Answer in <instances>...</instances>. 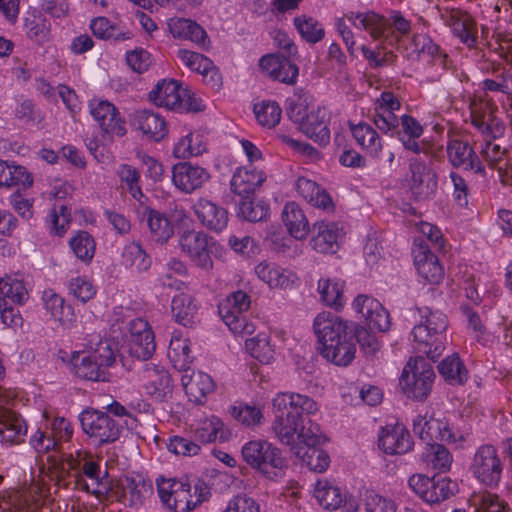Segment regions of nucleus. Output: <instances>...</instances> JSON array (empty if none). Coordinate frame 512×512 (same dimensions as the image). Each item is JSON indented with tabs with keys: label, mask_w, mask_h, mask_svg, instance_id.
<instances>
[{
	"label": "nucleus",
	"mask_w": 512,
	"mask_h": 512,
	"mask_svg": "<svg viewBox=\"0 0 512 512\" xmlns=\"http://www.w3.org/2000/svg\"><path fill=\"white\" fill-rule=\"evenodd\" d=\"M495 107L485 96L473 95L469 99L471 124L478 130L482 140H474L480 159L490 168H497L505 159L507 149L496 142L505 134V123L495 114Z\"/></svg>",
	"instance_id": "nucleus-1"
},
{
	"label": "nucleus",
	"mask_w": 512,
	"mask_h": 512,
	"mask_svg": "<svg viewBox=\"0 0 512 512\" xmlns=\"http://www.w3.org/2000/svg\"><path fill=\"white\" fill-rule=\"evenodd\" d=\"M422 320L412 329L414 349L431 360L439 358L448 343V319L445 314L427 307L420 309Z\"/></svg>",
	"instance_id": "nucleus-2"
},
{
	"label": "nucleus",
	"mask_w": 512,
	"mask_h": 512,
	"mask_svg": "<svg viewBox=\"0 0 512 512\" xmlns=\"http://www.w3.org/2000/svg\"><path fill=\"white\" fill-rule=\"evenodd\" d=\"M88 352L74 351L70 357L71 372L78 378L105 382L109 380L108 368L116 362V354L108 340L99 338Z\"/></svg>",
	"instance_id": "nucleus-3"
},
{
	"label": "nucleus",
	"mask_w": 512,
	"mask_h": 512,
	"mask_svg": "<svg viewBox=\"0 0 512 512\" xmlns=\"http://www.w3.org/2000/svg\"><path fill=\"white\" fill-rule=\"evenodd\" d=\"M271 430L278 441L287 445L293 452L294 447H299L306 441L315 442L320 426L311 420L305 421L295 413L288 414L284 410H276Z\"/></svg>",
	"instance_id": "nucleus-4"
},
{
	"label": "nucleus",
	"mask_w": 512,
	"mask_h": 512,
	"mask_svg": "<svg viewBox=\"0 0 512 512\" xmlns=\"http://www.w3.org/2000/svg\"><path fill=\"white\" fill-rule=\"evenodd\" d=\"M241 455L251 468L270 479L278 477L286 466L280 449L266 440L256 439L245 443Z\"/></svg>",
	"instance_id": "nucleus-5"
},
{
	"label": "nucleus",
	"mask_w": 512,
	"mask_h": 512,
	"mask_svg": "<svg viewBox=\"0 0 512 512\" xmlns=\"http://www.w3.org/2000/svg\"><path fill=\"white\" fill-rule=\"evenodd\" d=\"M435 372L423 357L411 358L404 366L400 385L404 394L411 399L422 401L432 390Z\"/></svg>",
	"instance_id": "nucleus-6"
},
{
	"label": "nucleus",
	"mask_w": 512,
	"mask_h": 512,
	"mask_svg": "<svg viewBox=\"0 0 512 512\" xmlns=\"http://www.w3.org/2000/svg\"><path fill=\"white\" fill-rule=\"evenodd\" d=\"M158 495L161 502L174 512H190L203 502L201 493L195 487L174 479L159 478L156 480Z\"/></svg>",
	"instance_id": "nucleus-7"
},
{
	"label": "nucleus",
	"mask_w": 512,
	"mask_h": 512,
	"mask_svg": "<svg viewBox=\"0 0 512 512\" xmlns=\"http://www.w3.org/2000/svg\"><path fill=\"white\" fill-rule=\"evenodd\" d=\"M469 469L481 484L495 488L502 479L504 463L494 445L482 444L476 448Z\"/></svg>",
	"instance_id": "nucleus-8"
},
{
	"label": "nucleus",
	"mask_w": 512,
	"mask_h": 512,
	"mask_svg": "<svg viewBox=\"0 0 512 512\" xmlns=\"http://www.w3.org/2000/svg\"><path fill=\"white\" fill-rule=\"evenodd\" d=\"M250 305V296L242 290L232 292L220 303L219 315L232 333L250 335L255 331V324L243 314Z\"/></svg>",
	"instance_id": "nucleus-9"
},
{
	"label": "nucleus",
	"mask_w": 512,
	"mask_h": 512,
	"mask_svg": "<svg viewBox=\"0 0 512 512\" xmlns=\"http://www.w3.org/2000/svg\"><path fill=\"white\" fill-rule=\"evenodd\" d=\"M89 113L100 129L102 141L111 143L127 133L126 121L111 102L93 98L88 102Z\"/></svg>",
	"instance_id": "nucleus-10"
},
{
	"label": "nucleus",
	"mask_w": 512,
	"mask_h": 512,
	"mask_svg": "<svg viewBox=\"0 0 512 512\" xmlns=\"http://www.w3.org/2000/svg\"><path fill=\"white\" fill-rule=\"evenodd\" d=\"M178 246L181 252L198 268L205 271L213 269L211 253L218 245L205 232L194 229L183 231L178 237Z\"/></svg>",
	"instance_id": "nucleus-11"
},
{
	"label": "nucleus",
	"mask_w": 512,
	"mask_h": 512,
	"mask_svg": "<svg viewBox=\"0 0 512 512\" xmlns=\"http://www.w3.org/2000/svg\"><path fill=\"white\" fill-rule=\"evenodd\" d=\"M83 432L99 446L116 442L122 432V425L108 413L99 410H84L79 416Z\"/></svg>",
	"instance_id": "nucleus-12"
},
{
	"label": "nucleus",
	"mask_w": 512,
	"mask_h": 512,
	"mask_svg": "<svg viewBox=\"0 0 512 512\" xmlns=\"http://www.w3.org/2000/svg\"><path fill=\"white\" fill-rule=\"evenodd\" d=\"M289 117L300 126L301 131L320 145L330 141L329 114L325 108L318 107L306 113L303 105H294L288 111Z\"/></svg>",
	"instance_id": "nucleus-13"
},
{
	"label": "nucleus",
	"mask_w": 512,
	"mask_h": 512,
	"mask_svg": "<svg viewBox=\"0 0 512 512\" xmlns=\"http://www.w3.org/2000/svg\"><path fill=\"white\" fill-rule=\"evenodd\" d=\"M409 487L428 504H438L453 496L457 484L447 477H428L414 474L409 478Z\"/></svg>",
	"instance_id": "nucleus-14"
},
{
	"label": "nucleus",
	"mask_w": 512,
	"mask_h": 512,
	"mask_svg": "<svg viewBox=\"0 0 512 512\" xmlns=\"http://www.w3.org/2000/svg\"><path fill=\"white\" fill-rule=\"evenodd\" d=\"M413 432L426 444L433 443L436 440L447 443H462L466 441L468 436V434L454 430L445 418H427L422 415H417L413 419Z\"/></svg>",
	"instance_id": "nucleus-15"
},
{
	"label": "nucleus",
	"mask_w": 512,
	"mask_h": 512,
	"mask_svg": "<svg viewBox=\"0 0 512 512\" xmlns=\"http://www.w3.org/2000/svg\"><path fill=\"white\" fill-rule=\"evenodd\" d=\"M139 379L146 394L158 402L167 401L173 393V381L168 370L153 362L145 363Z\"/></svg>",
	"instance_id": "nucleus-16"
},
{
	"label": "nucleus",
	"mask_w": 512,
	"mask_h": 512,
	"mask_svg": "<svg viewBox=\"0 0 512 512\" xmlns=\"http://www.w3.org/2000/svg\"><path fill=\"white\" fill-rule=\"evenodd\" d=\"M79 453L78 472L76 474V484L81 490L100 496L108 492L109 485L106 479L107 472L102 475L99 462L92 459L88 453L81 457Z\"/></svg>",
	"instance_id": "nucleus-17"
},
{
	"label": "nucleus",
	"mask_w": 512,
	"mask_h": 512,
	"mask_svg": "<svg viewBox=\"0 0 512 512\" xmlns=\"http://www.w3.org/2000/svg\"><path fill=\"white\" fill-rule=\"evenodd\" d=\"M400 108L399 98L390 91H384L374 101L370 119L379 131L389 134L400 125V118L395 114Z\"/></svg>",
	"instance_id": "nucleus-18"
},
{
	"label": "nucleus",
	"mask_w": 512,
	"mask_h": 512,
	"mask_svg": "<svg viewBox=\"0 0 512 512\" xmlns=\"http://www.w3.org/2000/svg\"><path fill=\"white\" fill-rule=\"evenodd\" d=\"M410 179L409 189L415 200H428L437 190L436 173L419 157L409 160Z\"/></svg>",
	"instance_id": "nucleus-19"
},
{
	"label": "nucleus",
	"mask_w": 512,
	"mask_h": 512,
	"mask_svg": "<svg viewBox=\"0 0 512 512\" xmlns=\"http://www.w3.org/2000/svg\"><path fill=\"white\" fill-rule=\"evenodd\" d=\"M475 149V146H471L467 141L451 138L446 146L448 161L455 168L471 171L484 177L486 168Z\"/></svg>",
	"instance_id": "nucleus-20"
},
{
	"label": "nucleus",
	"mask_w": 512,
	"mask_h": 512,
	"mask_svg": "<svg viewBox=\"0 0 512 512\" xmlns=\"http://www.w3.org/2000/svg\"><path fill=\"white\" fill-rule=\"evenodd\" d=\"M156 349L154 333L148 322L136 318L129 323V337L127 340L128 353L138 359H149Z\"/></svg>",
	"instance_id": "nucleus-21"
},
{
	"label": "nucleus",
	"mask_w": 512,
	"mask_h": 512,
	"mask_svg": "<svg viewBox=\"0 0 512 512\" xmlns=\"http://www.w3.org/2000/svg\"><path fill=\"white\" fill-rule=\"evenodd\" d=\"M412 255L414 266L424 280L431 284H439L443 280L444 269L423 239L415 238Z\"/></svg>",
	"instance_id": "nucleus-22"
},
{
	"label": "nucleus",
	"mask_w": 512,
	"mask_h": 512,
	"mask_svg": "<svg viewBox=\"0 0 512 512\" xmlns=\"http://www.w3.org/2000/svg\"><path fill=\"white\" fill-rule=\"evenodd\" d=\"M414 442L408 429L400 423L382 427L378 434V447L387 455H403L413 449Z\"/></svg>",
	"instance_id": "nucleus-23"
},
{
	"label": "nucleus",
	"mask_w": 512,
	"mask_h": 512,
	"mask_svg": "<svg viewBox=\"0 0 512 512\" xmlns=\"http://www.w3.org/2000/svg\"><path fill=\"white\" fill-rule=\"evenodd\" d=\"M192 210L199 223L207 230L220 233L228 225V211L210 199L200 197L193 203Z\"/></svg>",
	"instance_id": "nucleus-24"
},
{
	"label": "nucleus",
	"mask_w": 512,
	"mask_h": 512,
	"mask_svg": "<svg viewBox=\"0 0 512 512\" xmlns=\"http://www.w3.org/2000/svg\"><path fill=\"white\" fill-rule=\"evenodd\" d=\"M353 308L362 315L371 330L384 332L390 328V315L377 299L358 295L353 301Z\"/></svg>",
	"instance_id": "nucleus-25"
},
{
	"label": "nucleus",
	"mask_w": 512,
	"mask_h": 512,
	"mask_svg": "<svg viewBox=\"0 0 512 512\" xmlns=\"http://www.w3.org/2000/svg\"><path fill=\"white\" fill-rule=\"evenodd\" d=\"M272 405L277 411L284 410L288 414L295 413L305 420L319 411V405L313 398L295 392L277 393L272 399Z\"/></svg>",
	"instance_id": "nucleus-26"
},
{
	"label": "nucleus",
	"mask_w": 512,
	"mask_h": 512,
	"mask_svg": "<svg viewBox=\"0 0 512 512\" xmlns=\"http://www.w3.org/2000/svg\"><path fill=\"white\" fill-rule=\"evenodd\" d=\"M313 328L321 345L320 348L331 347L332 342L348 337L346 323L340 317L329 312L318 314L314 320Z\"/></svg>",
	"instance_id": "nucleus-27"
},
{
	"label": "nucleus",
	"mask_w": 512,
	"mask_h": 512,
	"mask_svg": "<svg viewBox=\"0 0 512 512\" xmlns=\"http://www.w3.org/2000/svg\"><path fill=\"white\" fill-rule=\"evenodd\" d=\"M209 178L210 175L206 169L189 162L177 163L172 168L173 184L187 194L201 188Z\"/></svg>",
	"instance_id": "nucleus-28"
},
{
	"label": "nucleus",
	"mask_w": 512,
	"mask_h": 512,
	"mask_svg": "<svg viewBox=\"0 0 512 512\" xmlns=\"http://www.w3.org/2000/svg\"><path fill=\"white\" fill-rule=\"evenodd\" d=\"M442 19L452 28L453 33L468 47L477 43V26L472 17L460 9H444Z\"/></svg>",
	"instance_id": "nucleus-29"
},
{
	"label": "nucleus",
	"mask_w": 512,
	"mask_h": 512,
	"mask_svg": "<svg viewBox=\"0 0 512 512\" xmlns=\"http://www.w3.org/2000/svg\"><path fill=\"white\" fill-rule=\"evenodd\" d=\"M325 441L321 429L317 432L315 442L306 441L299 447L293 448V455L299 458L311 471L322 473L330 465V457L320 446Z\"/></svg>",
	"instance_id": "nucleus-30"
},
{
	"label": "nucleus",
	"mask_w": 512,
	"mask_h": 512,
	"mask_svg": "<svg viewBox=\"0 0 512 512\" xmlns=\"http://www.w3.org/2000/svg\"><path fill=\"white\" fill-rule=\"evenodd\" d=\"M346 18L355 29L367 32L374 40L383 39L389 31L387 18L373 10L349 11Z\"/></svg>",
	"instance_id": "nucleus-31"
},
{
	"label": "nucleus",
	"mask_w": 512,
	"mask_h": 512,
	"mask_svg": "<svg viewBox=\"0 0 512 512\" xmlns=\"http://www.w3.org/2000/svg\"><path fill=\"white\" fill-rule=\"evenodd\" d=\"M266 181V174L251 165L241 166L234 171L230 186L233 193L240 197H253L256 190Z\"/></svg>",
	"instance_id": "nucleus-32"
},
{
	"label": "nucleus",
	"mask_w": 512,
	"mask_h": 512,
	"mask_svg": "<svg viewBox=\"0 0 512 512\" xmlns=\"http://www.w3.org/2000/svg\"><path fill=\"white\" fill-rule=\"evenodd\" d=\"M259 66L269 77L279 82L293 85L297 81L299 69L285 56L265 55L261 57Z\"/></svg>",
	"instance_id": "nucleus-33"
},
{
	"label": "nucleus",
	"mask_w": 512,
	"mask_h": 512,
	"mask_svg": "<svg viewBox=\"0 0 512 512\" xmlns=\"http://www.w3.org/2000/svg\"><path fill=\"white\" fill-rule=\"evenodd\" d=\"M28 425L23 417L6 408H0V442L18 445L25 441Z\"/></svg>",
	"instance_id": "nucleus-34"
},
{
	"label": "nucleus",
	"mask_w": 512,
	"mask_h": 512,
	"mask_svg": "<svg viewBox=\"0 0 512 512\" xmlns=\"http://www.w3.org/2000/svg\"><path fill=\"white\" fill-rule=\"evenodd\" d=\"M131 125L153 141L162 140L168 133V126L163 116L150 110L135 111L131 117Z\"/></svg>",
	"instance_id": "nucleus-35"
},
{
	"label": "nucleus",
	"mask_w": 512,
	"mask_h": 512,
	"mask_svg": "<svg viewBox=\"0 0 512 512\" xmlns=\"http://www.w3.org/2000/svg\"><path fill=\"white\" fill-rule=\"evenodd\" d=\"M43 307L50 317L65 329L75 326L76 315L71 305L52 289H47L42 294Z\"/></svg>",
	"instance_id": "nucleus-36"
},
{
	"label": "nucleus",
	"mask_w": 512,
	"mask_h": 512,
	"mask_svg": "<svg viewBox=\"0 0 512 512\" xmlns=\"http://www.w3.org/2000/svg\"><path fill=\"white\" fill-rule=\"evenodd\" d=\"M258 278L273 289H292L298 284L297 275L289 269L261 262L255 267Z\"/></svg>",
	"instance_id": "nucleus-37"
},
{
	"label": "nucleus",
	"mask_w": 512,
	"mask_h": 512,
	"mask_svg": "<svg viewBox=\"0 0 512 512\" xmlns=\"http://www.w3.org/2000/svg\"><path fill=\"white\" fill-rule=\"evenodd\" d=\"M295 188L298 195L313 207L327 212H332L334 210V203L330 195L315 181L306 177H299L296 180Z\"/></svg>",
	"instance_id": "nucleus-38"
},
{
	"label": "nucleus",
	"mask_w": 512,
	"mask_h": 512,
	"mask_svg": "<svg viewBox=\"0 0 512 512\" xmlns=\"http://www.w3.org/2000/svg\"><path fill=\"white\" fill-rule=\"evenodd\" d=\"M312 248L323 254L334 253L338 248L340 231L335 223L320 221L313 225Z\"/></svg>",
	"instance_id": "nucleus-39"
},
{
	"label": "nucleus",
	"mask_w": 512,
	"mask_h": 512,
	"mask_svg": "<svg viewBox=\"0 0 512 512\" xmlns=\"http://www.w3.org/2000/svg\"><path fill=\"white\" fill-rule=\"evenodd\" d=\"M152 494V482L140 476L126 477L121 484V499L130 507H139Z\"/></svg>",
	"instance_id": "nucleus-40"
},
{
	"label": "nucleus",
	"mask_w": 512,
	"mask_h": 512,
	"mask_svg": "<svg viewBox=\"0 0 512 512\" xmlns=\"http://www.w3.org/2000/svg\"><path fill=\"white\" fill-rule=\"evenodd\" d=\"M351 133L357 144L372 158L380 159L383 140L377 130L365 122L351 126Z\"/></svg>",
	"instance_id": "nucleus-41"
},
{
	"label": "nucleus",
	"mask_w": 512,
	"mask_h": 512,
	"mask_svg": "<svg viewBox=\"0 0 512 512\" xmlns=\"http://www.w3.org/2000/svg\"><path fill=\"white\" fill-rule=\"evenodd\" d=\"M182 91L183 87L177 81L163 79L150 91L149 99L159 107L177 111Z\"/></svg>",
	"instance_id": "nucleus-42"
},
{
	"label": "nucleus",
	"mask_w": 512,
	"mask_h": 512,
	"mask_svg": "<svg viewBox=\"0 0 512 512\" xmlns=\"http://www.w3.org/2000/svg\"><path fill=\"white\" fill-rule=\"evenodd\" d=\"M281 216L287 231L293 238L303 240L307 237L310 230L309 222L296 202L286 203Z\"/></svg>",
	"instance_id": "nucleus-43"
},
{
	"label": "nucleus",
	"mask_w": 512,
	"mask_h": 512,
	"mask_svg": "<svg viewBox=\"0 0 512 512\" xmlns=\"http://www.w3.org/2000/svg\"><path fill=\"white\" fill-rule=\"evenodd\" d=\"M183 387L190 401L194 403H203L208 394L212 393L215 384L210 375L204 372H193L187 379L182 378Z\"/></svg>",
	"instance_id": "nucleus-44"
},
{
	"label": "nucleus",
	"mask_w": 512,
	"mask_h": 512,
	"mask_svg": "<svg viewBox=\"0 0 512 512\" xmlns=\"http://www.w3.org/2000/svg\"><path fill=\"white\" fill-rule=\"evenodd\" d=\"M453 512H507V508L498 495L480 491L469 497L465 508H458Z\"/></svg>",
	"instance_id": "nucleus-45"
},
{
	"label": "nucleus",
	"mask_w": 512,
	"mask_h": 512,
	"mask_svg": "<svg viewBox=\"0 0 512 512\" xmlns=\"http://www.w3.org/2000/svg\"><path fill=\"white\" fill-rule=\"evenodd\" d=\"M168 357L174 368L179 371H187L193 362L190 341L178 331L172 334L168 347Z\"/></svg>",
	"instance_id": "nucleus-46"
},
{
	"label": "nucleus",
	"mask_w": 512,
	"mask_h": 512,
	"mask_svg": "<svg viewBox=\"0 0 512 512\" xmlns=\"http://www.w3.org/2000/svg\"><path fill=\"white\" fill-rule=\"evenodd\" d=\"M32 185L33 177L24 166L15 164V162L0 160V187L22 186L30 188Z\"/></svg>",
	"instance_id": "nucleus-47"
},
{
	"label": "nucleus",
	"mask_w": 512,
	"mask_h": 512,
	"mask_svg": "<svg viewBox=\"0 0 512 512\" xmlns=\"http://www.w3.org/2000/svg\"><path fill=\"white\" fill-rule=\"evenodd\" d=\"M195 439L201 443H211L217 440L225 441L227 435L222 420L211 415L196 421L193 428Z\"/></svg>",
	"instance_id": "nucleus-48"
},
{
	"label": "nucleus",
	"mask_w": 512,
	"mask_h": 512,
	"mask_svg": "<svg viewBox=\"0 0 512 512\" xmlns=\"http://www.w3.org/2000/svg\"><path fill=\"white\" fill-rule=\"evenodd\" d=\"M170 33L175 38L190 40L198 45H205L206 31L196 22L185 18H172L168 21Z\"/></svg>",
	"instance_id": "nucleus-49"
},
{
	"label": "nucleus",
	"mask_w": 512,
	"mask_h": 512,
	"mask_svg": "<svg viewBox=\"0 0 512 512\" xmlns=\"http://www.w3.org/2000/svg\"><path fill=\"white\" fill-rule=\"evenodd\" d=\"M29 299V291L19 274L6 275L0 279V300L24 305Z\"/></svg>",
	"instance_id": "nucleus-50"
},
{
	"label": "nucleus",
	"mask_w": 512,
	"mask_h": 512,
	"mask_svg": "<svg viewBox=\"0 0 512 512\" xmlns=\"http://www.w3.org/2000/svg\"><path fill=\"white\" fill-rule=\"evenodd\" d=\"M198 304L195 298L185 292L175 295L171 301V311L176 322L190 326L195 322L198 313Z\"/></svg>",
	"instance_id": "nucleus-51"
},
{
	"label": "nucleus",
	"mask_w": 512,
	"mask_h": 512,
	"mask_svg": "<svg viewBox=\"0 0 512 512\" xmlns=\"http://www.w3.org/2000/svg\"><path fill=\"white\" fill-rule=\"evenodd\" d=\"M247 352L260 363H271L276 354V346L270 334L262 332L245 341Z\"/></svg>",
	"instance_id": "nucleus-52"
},
{
	"label": "nucleus",
	"mask_w": 512,
	"mask_h": 512,
	"mask_svg": "<svg viewBox=\"0 0 512 512\" xmlns=\"http://www.w3.org/2000/svg\"><path fill=\"white\" fill-rule=\"evenodd\" d=\"M206 151L204 135L199 131L188 132L174 145L173 154L176 158L186 159L201 155Z\"/></svg>",
	"instance_id": "nucleus-53"
},
{
	"label": "nucleus",
	"mask_w": 512,
	"mask_h": 512,
	"mask_svg": "<svg viewBox=\"0 0 512 512\" xmlns=\"http://www.w3.org/2000/svg\"><path fill=\"white\" fill-rule=\"evenodd\" d=\"M421 460L427 468L439 472H447L452 465L453 457L445 446L438 443H430L426 444Z\"/></svg>",
	"instance_id": "nucleus-54"
},
{
	"label": "nucleus",
	"mask_w": 512,
	"mask_h": 512,
	"mask_svg": "<svg viewBox=\"0 0 512 512\" xmlns=\"http://www.w3.org/2000/svg\"><path fill=\"white\" fill-rule=\"evenodd\" d=\"M121 263L126 268L140 273L147 271L152 261L138 242H130L122 250Z\"/></svg>",
	"instance_id": "nucleus-55"
},
{
	"label": "nucleus",
	"mask_w": 512,
	"mask_h": 512,
	"mask_svg": "<svg viewBox=\"0 0 512 512\" xmlns=\"http://www.w3.org/2000/svg\"><path fill=\"white\" fill-rule=\"evenodd\" d=\"M438 371L452 385L464 384L468 379V370L456 353L443 359L438 365Z\"/></svg>",
	"instance_id": "nucleus-56"
},
{
	"label": "nucleus",
	"mask_w": 512,
	"mask_h": 512,
	"mask_svg": "<svg viewBox=\"0 0 512 512\" xmlns=\"http://www.w3.org/2000/svg\"><path fill=\"white\" fill-rule=\"evenodd\" d=\"M69 247L78 260L89 264L95 255L96 241L87 231L79 230L70 238Z\"/></svg>",
	"instance_id": "nucleus-57"
},
{
	"label": "nucleus",
	"mask_w": 512,
	"mask_h": 512,
	"mask_svg": "<svg viewBox=\"0 0 512 512\" xmlns=\"http://www.w3.org/2000/svg\"><path fill=\"white\" fill-rule=\"evenodd\" d=\"M314 496L319 504L327 510L338 509L345 497L337 486L330 484L327 480L316 482Z\"/></svg>",
	"instance_id": "nucleus-58"
},
{
	"label": "nucleus",
	"mask_w": 512,
	"mask_h": 512,
	"mask_svg": "<svg viewBox=\"0 0 512 512\" xmlns=\"http://www.w3.org/2000/svg\"><path fill=\"white\" fill-rule=\"evenodd\" d=\"M344 282L338 279L322 278L318 281V292L322 302L330 307H342Z\"/></svg>",
	"instance_id": "nucleus-59"
},
{
	"label": "nucleus",
	"mask_w": 512,
	"mask_h": 512,
	"mask_svg": "<svg viewBox=\"0 0 512 512\" xmlns=\"http://www.w3.org/2000/svg\"><path fill=\"white\" fill-rule=\"evenodd\" d=\"M257 123L263 128L271 129L280 123L282 109L276 101L263 100L253 108Z\"/></svg>",
	"instance_id": "nucleus-60"
},
{
	"label": "nucleus",
	"mask_w": 512,
	"mask_h": 512,
	"mask_svg": "<svg viewBox=\"0 0 512 512\" xmlns=\"http://www.w3.org/2000/svg\"><path fill=\"white\" fill-rule=\"evenodd\" d=\"M342 341V345H340L336 351L335 348H332V346L320 348L321 355L337 366H347L353 361L355 357L356 347L352 341V338L347 337L342 339Z\"/></svg>",
	"instance_id": "nucleus-61"
},
{
	"label": "nucleus",
	"mask_w": 512,
	"mask_h": 512,
	"mask_svg": "<svg viewBox=\"0 0 512 512\" xmlns=\"http://www.w3.org/2000/svg\"><path fill=\"white\" fill-rule=\"evenodd\" d=\"M147 223L152 238L161 243L167 242L173 235L174 229L170 220L156 210H149Z\"/></svg>",
	"instance_id": "nucleus-62"
},
{
	"label": "nucleus",
	"mask_w": 512,
	"mask_h": 512,
	"mask_svg": "<svg viewBox=\"0 0 512 512\" xmlns=\"http://www.w3.org/2000/svg\"><path fill=\"white\" fill-rule=\"evenodd\" d=\"M294 26L308 43L315 44L324 38L325 32L320 23L310 16H297L294 18Z\"/></svg>",
	"instance_id": "nucleus-63"
},
{
	"label": "nucleus",
	"mask_w": 512,
	"mask_h": 512,
	"mask_svg": "<svg viewBox=\"0 0 512 512\" xmlns=\"http://www.w3.org/2000/svg\"><path fill=\"white\" fill-rule=\"evenodd\" d=\"M365 512H397L395 500L375 490H367L363 498Z\"/></svg>",
	"instance_id": "nucleus-64"
}]
</instances>
